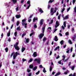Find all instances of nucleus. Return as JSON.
Instances as JSON below:
<instances>
[{
	"mask_svg": "<svg viewBox=\"0 0 76 76\" xmlns=\"http://www.w3.org/2000/svg\"><path fill=\"white\" fill-rule=\"evenodd\" d=\"M26 19H24L23 20H22V22H26Z\"/></svg>",
	"mask_w": 76,
	"mask_h": 76,
	"instance_id": "nucleus-54",
	"label": "nucleus"
},
{
	"mask_svg": "<svg viewBox=\"0 0 76 76\" xmlns=\"http://www.w3.org/2000/svg\"><path fill=\"white\" fill-rule=\"evenodd\" d=\"M34 27L35 28H37V26L36 24H35Z\"/></svg>",
	"mask_w": 76,
	"mask_h": 76,
	"instance_id": "nucleus-58",
	"label": "nucleus"
},
{
	"mask_svg": "<svg viewBox=\"0 0 76 76\" xmlns=\"http://www.w3.org/2000/svg\"><path fill=\"white\" fill-rule=\"evenodd\" d=\"M33 60V59L32 58H31L28 61V63H31V62H32V61Z\"/></svg>",
	"mask_w": 76,
	"mask_h": 76,
	"instance_id": "nucleus-28",
	"label": "nucleus"
},
{
	"mask_svg": "<svg viewBox=\"0 0 76 76\" xmlns=\"http://www.w3.org/2000/svg\"><path fill=\"white\" fill-rule=\"evenodd\" d=\"M5 50L6 51V53L8 52V48H5Z\"/></svg>",
	"mask_w": 76,
	"mask_h": 76,
	"instance_id": "nucleus-37",
	"label": "nucleus"
},
{
	"mask_svg": "<svg viewBox=\"0 0 76 76\" xmlns=\"http://www.w3.org/2000/svg\"><path fill=\"white\" fill-rule=\"evenodd\" d=\"M66 35L69 36V32H67L65 33Z\"/></svg>",
	"mask_w": 76,
	"mask_h": 76,
	"instance_id": "nucleus-50",
	"label": "nucleus"
},
{
	"mask_svg": "<svg viewBox=\"0 0 76 76\" xmlns=\"http://www.w3.org/2000/svg\"><path fill=\"white\" fill-rule=\"evenodd\" d=\"M34 61H37L38 64H40V60L39 59H38L37 58H36L34 60Z\"/></svg>",
	"mask_w": 76,
	"mask_h": 76,
	"instance_id": "nucleus-5",
	"label": "nucleus"
},
{
	"mask_svg": "<svg viewBox=\"0 0 76 76\" xmlns=\"http://www.w3.org/2000/svg\"><path fill=\"white\" fill-rule=\"evenodd\" d=\"M75 66H73L72 67V70H74V69H75Z\"/></svg>",
	"mask_w": 76,
	"mask_h": 76,
	"instance_id": "nucleus-56",
	"label": "nucleus"
},
{
	"mask_svg": "<svg viewBox=\"0 0 76 76\" xmlns=\"http://www.w3.org/2000/svg\"><path fill=\"white\" fill-rule=\"evenodd\" d=\"M61 75V73H60V72H58L57 73H56V75H55V76H58V75Z\"/></svg>",
	"mask_w": 76,
	"mask_h": 76,
	"instance_id": "nucleus-17",
	"label": "nucleus"
},
{
	"mask_svg": "<svg viewBox=\"0 0 76 76\" xmlns=\"http://www.w3.org/2000/svg\"><path fill=\"white\" fill-rule=\"evenodd\" d=\"M28 25V23H25L24 22H23L22 23V25H23V26H24V25H25V27L26 28H27V25Z\"/></svg>",
	"mask_w": 76,
	"mask_h": 76,
	"instance_id": "nucleus-3",
	"label": "nucleus"
},
{
	"mask_svg": "<svg viewBox=\"0 0 76 76\" xmlns=\"http://www.w3.org/2000/svg\"><path fill=\"white\" fill-rule=\"evenodd\" d=\"M34 16V15L33 14L31 15L30 17H29V18H32V16Z\"/></svg>",
	"mask_w": 76,
	"mask_h": 76,
	"instance_id": "nucleus-61",
	"label": "nucleus"
},
{
	"mask_svg": "<svg viewBox=\"0 0 76 76\" xmlns=\"http://www.w3.org/2000/svg\"><path fill=\"white\" fill-rule=\"evenodd\" d=\"M31 72V69H27V72L28 73H29Z\"/></svg>",
	"mask_w": 76,
	"mask_h": 76,
	"instance_id": "nucleus-51",
	"label": "nucleus"
},
{
	"mask_svg": "<svg viewBox=\"0 0 76 76\" xmlns=\"http://www.w3.org/2000/svg\"><path fill=\"white\" fill-rule=\"evenodd\" d=\"M39 72H40V71L39 70L38 72H36V75H39Z\"/></svg>",
	"mask_w": 76,
	"mask_h": 76,
	"instance_id": "nucleus-39",
	"label": "nucleus"
},
{
	"mask_svg": "<svg viewBox=\"0 0 76 76\" xmlns=\"http://www.w3.org/2000/svg\"><path fill=\"white\" fill-rule=\"evenodd\" d=\"M16 11H18L19 10V7H17L15 8Z\"/></svg>",
	"mask_w": 76,
	"mask_h": 76,
	"instance_id": "nucleus-45",
	"label": "nucleus"
},
{
	"mask_svg": "<svg viewBox=\"0 0 76 76\" xmlns=\"http://www.w3.org/2000/svg\"><path fill=\"white\" fill-rule=\"evenodd\" d=\"M22 60L23 62H24V61H27V60L24 58L22 59Z\"/></svg>",
	"mask_w": 76,
	"mask_h": 76,
	"instance_id": "nucleus-38",
	"label": "nucleus"
},
{
	"mask_svg": "<svg viewBox=\"0 0 76 76\" xmlns=\"http://www.w3.org/2000/svg\"><path fill=\"white\" fill-rule=\"evenodd\" d=\"M25 35H26V33H23L22 35V37H23V36H25Z\"/></svg>",
	"mask_w": 76,
	"mask_h": 76,
	"instance_id": "nucleus-47",
	"label": "nucleus"
},
{
	"mask_svg": "<svg viewBox=\"0 0 76 76\" xmlns=\"http://www.w3.org/2000/svg\"><path fill=\"white\" fill-rule=\"evenodd\" d=\"M75 1H76V0H73L72 2L73 4H75Z\"/></svg>",
	"mask_w": 76,
	"mask_h": 76,
	"instance_id": "nucleus-60",
	"label": "nucleus"
},
{
	"mask_svg": "<svg viewBox=\"0 0 76 76\" xmlns=\"http://www.w3.org/2000/svg\"><path fill=\"white\" fill-rule=\"evenodd\" d=\"M43 72H44V73H46V72H47V71L45 70V68H43Z\"/></svg>",
	"mask_w": 76,
	"mask_h": 76,
	"instance_id": "nucleus-25",
	"label": "nucleus"
},
{
	"mask_svg": "<svg viewBox=\"0 0 76 76\" xmlns=\"http://www.w3.org/2000/svg\"><path fill=\"white\" fill-rule=\"evenodd\" d=\"M45 27H44L42 28V34H44V32L45 31Z\"/></svg>",
	"mask_w": 76,
	"mask_h": 76,
	"instance_id": "nucleus-9",
	"label": "nucleus"
},
{
	"mask_svg": "<svg viewBox=\"0 0 76 76\" xmlns=\"http://www.w3.org/2000/svg\"><path fill=\"white\" fill-rule=\"evenodd\" d=\"M69 76H76V73H74L73 75H72V74H71Z\"/></svg>",
	"mask_w": 76,
	"mask_h": 76,
	"instance_id": "nucleus-11",
	"label": "nucleus"
},
{
	"mask_svg": "<svg viewBox=\"0 0 76 76\" xmlns=\"http://www.w3.org/2000/svg\"><path fill=\"white\" fill-rule=\"evenodd\" d=\"M37 69V66H35L33 69L34 71H35Z\"/></svg>",
	"mask_w": 76,
	"mask_h": 76,
	"instance_id": "nucleus-15",
	"label": "nucleus"
},
{
	"mask_svg": "<svg viewBox=\"0 0 76 76\" xmlns=\"http://www.w3.org/2000/svg\"><path fill=\"white\" fill-rule=\"evenodd\" d=\"M67 51H66V53H69V51H70V49H67Z\"/></svg>",
	"mask_w": 76,
	"mask_h": 76,
	"instance_id": "nucleus-44",
	"label": "nucleus"
},
{
	"mask_svg": "<svg viewBox=\"0 0 76 76\" xmlns=\"http://www.w3.org/2000/svg\"><path fill=\"white\" fill-rule=\"evenodd\" d=\"M14 47H15V50H17V51H19V50L20 48H19V46H17Z\"/></svg>",
	"mask_w": 76,
	"mask_h": 76,
	"instance_id": "nucleus-4",
	"label": "nucleus"
},
{
	"mask_svg": "<svg viewBox=\"0 0 76 76\" xmlns=\"http://www.w3.org/2000/svg\"><path fill=\"white\" fill-rule=\"evenodd\" d=\"M27 4H28V5H31V1L30 0H28L27 2Z\"/></svg>",
	"mask_w": 76,
	"mask_h": 76,
	"instance_id": "nucleus-23",
	"label": "nucleus"
},
{
	"mask_svg": "<svg viewBox=\"0 0 76 76\" xmlns=\"http://www.w3.org/2000/svg\"><path fill=\"white\" fill-rule=\"evenodd\" d=\"M50 12H54V8H51L50 10Z\"/></svg>",
	"mask_w": 76,
	"mask_h": 76,
	"instance_id": "nucleus-31",
	"label": "nucleus"
},
{
	"mask_svg": "<svg viewBox=\"0 0 76 76\" xmlns=\"http://www.w3.org/2000/svg\"><path fill=\"white\" fill-rule=\"evenodd\" d=\"M30 6H31V5H28V6L26 8V9H28L30 7Z\"/></svg>",
	"mask_w": 76,
	"mask_h": 76,
	"instance_id": "nucleus-55",
	"label": "nucleus"
},
{
	"mask_svg": "<svg viewBox=\"0 0 76 76\" xmlns=\"http://www.w3.org/2000/svg\"><path fill=\"white\" fill-rule=\"evenodd\" d=\"M14 55H15V56H17L18 55H20V53H18V52H16L15 53V54Z\"/></svg>",
	"mask_w": 76,
	"mask_h": 76,
	"instance_id": "nucleus-26",
	"label": "nucleus"
},
{
	"mask_svg": "<svg viewBox=\"0 0 76 76\" xmlns=\"http://www.w3.org/2000/svg\"><path fill=\"white\" fill-rule=\"evenodd\" d=\"M60 43L61 45H63L64 44V41L63 40H61L60 42Z\"/></svg>",
	"mask_w": 76,
	"mask_h": 76,
	"instance_id": "nucleus-14",
	"label": "nucleus"
},
{
	"mask_svg": "<svg viewBox=\"0 0 76 76\" xmlns=\"http://www.w3.org/2000/svg\"><path fill=\"white\" fill-rule=\"evenodd\" d=\"M29 67H30V69H32L34 67V65L32 64L30 65L29 66Z\"/></svg>",
	"mask_w": 76,
	"mask_h": 76,
	"instance_id": "nucleus-18",
	"label": "nucleus"
},
{
	"mask_svg": "<svg viewBox=\"0 0 76 76\" xmlns=\"http://www.w3.org/2000/svg\"><path fill=\"white\" fill-rule=\"evenodd\" d=\"M17 30H18V31H20V27L19 26L17 28Z\"/></svg>",
	"mask_w": 76,
	"mask_h": 76,
	"instance_id": "nucleus-52",
	"label": "nucleus"
},
{
	"mask_svg": "<svg viewBox=\"0 0 76 76\" xmlns=\"http://www.w3.org/2000/svg\"><path fill=\"white\" fill-rule=\"evenodd\" d=\"M58 29H55L54 30L53 32V33H54V32H56V31H57Z\"/></svg>",
	"mask_w": 76,
	"mask_h": 76,
	"instance_id": "nucleus-57",
	"label": "nucleus"
},
{
	"mask_svg": "<svg viewBox=\"0 0 76 76\" xmlns=\"http://www.w3.org/2000/svg\"><path fill=\"white\" fill-rule=\"evenodd\" d=\"M43 22H44V20L43 19H41L39 22V24L40 26H41L42 25H43Z\"/></svg>",
	"mask_w": 76,
	"mask_h": 76,
	"instance_id": "nucleus-2",
	"label": "nucleus"
},
{
	"mask_svg": "<svg viewBox=\"0 0 76 76\" xmlns=\"http://www.w3.org/2000/svg\"><path fill=\"white\" fill-rule=\"evenodd\" d=\"M26 49V48H24V47H23V48L21 49V51H22V53H23V52L24 51H25V50Z\"/></svg>",
	"mask_w": 76,
	"mask_h": 76,
	"instance_id": "nucleus-10",
	"label": "nucleus"
},
{
	"mask_svg": "<svg viewBox=\"0 0 76 76\" xmlns=\"http://www.w3.org/2000/svg\"><path fill=\"white\" fill-rule=\"evenodd\" d=\"M53 20L52 19L50 21V22L49 23V25H51V24H53Z\"/></svg>",
	"mask_w": 76,
	"mask_h": 76,
	"instance_id": "nucleus-13",
	"label": "nucleus"
},
{
	"mask_svg": "<svg viewBox=\"0 0 76 76\" xmlns=\"http://www.w3.org/2000/svg\"><path fill=\"white\" fill-rule=\"evenodd\" d=\"M19 44V42H17L16 43V45H14V46H18V45Z\"/></svg>",
	"mask_w": 76,
	"mask_h": 76,
	"instance_id": "nucleus-35",
	"label": "nucleus"
},
{
	"mask_svg": "<svg viewBox=\"0 0 76 76\" xmlns=\"http://www.w3.org/2000/svg\"><path fill=\"white\" fill-rule=\"evenodd\" d=\"M58 48H60V47L59 46H57L55 48V51H56V50H57V49H58Z\"/></svg>",
	"mask_w": 76,
	"mask_h": 76,
	"instance_id": "nucleus-27",
	"label": "nucleus"
},
{
	"mask_svg": "<svg viewBox=\"0 0 76 76\" xmlns=\"http://www.w3.org/2000/svg\"><path fill=\"white\" fill-rule=\"evenodd\" d=\"M39 11H40V12L41 13H44V11L42 10V9L41 8L39 9Z\"/></svg>",
	"mask_w": 76,
	"mask_h": 76,
	"instance_id": "nucleus-12",
	"label": "nucleus"
},
{
	"mask_svg": "<svg viewBox=\"0 0 76 76\" xmlns=\"http://www.w3.org/2000/svg\"><path fill=\"white\" fill-rule=\"evenodd\" d=\"M16 56L15 55H14L13 56V58L14 60H15V58H16Z\"/></svg>",
	"mask_w": 76,
	"mask_h": 76,
	"instance_id": "nucleus-36",
	"label": "nucleus"
},
{
	"mask_svg": "<svg viewBox=\"0 0 76 76\" xmlns=\"http://www.w3.org/2000/svg\"><path fill=\"white\" fill-rule=\"evenodd\" d=\"M50 13L51 14V16H53V15H54V12H50Z\"/></svg>",
	"mask_w": 76,
	"mask_h": 76,
	"instance_id": "nucleus-49",
	"label": "nucleus"
},
{
	"mask_svg": "<svg viewBox=\"0 0 76 76\" xmlns=\"http://www.w3.org/2000/svg\"><path fill=\"white\" fill-rule=\"evenodd\" d=\"M14 19H15V18H14V17H13L12 20V22H14Z\"/></svg>",
	"mask_w": 76,
	"mask_h": 76,
	"instance_id": "nucleus-62",
	"label": "nucleus"
},
{
	"mask_svg": "<svg viewBox=\"0 0 76 76\" xmlns=\"http://www.w3.org/2000/svg\"><path fill=\"white\" fill-rule=\"evenodd\" d=\"M15 17H16L17 19H19V18H20V17H21V16H20V15H15Z\"/></svg>",
	"mask_w": 76,
	"mask_h": 76,
	"instance_id": "nucleus-8",
	"label": "nucleus"
},
{
	"mask_svg": "<svg viewBox=\"0 0 76 76\" xmlns=\"http://www.w3.org/2000/svg\"><path fill=\"white\" fill-rule=\"evenodd\" d=\"M63 25L64 28H66V22L65 21L64 22Z\"/></svg>",
	"mask_w": 76,
	"mask_h": 76,
	"instance_id": "nucleus-21",
	"label": "nucleus"
},
{
	"mask_svg": "<svg viewBox=\"0 0 76 76\" xmlns=\"http://www.w3.org/2000/svg\"><path fill=\"white\" fill-rule=\"evenodd\" d=\"M10 31H9V32L7 34V37H10Z\"/></svg>",
	"mask_w": 76,
	"mask_h": 76,
	"instance_id": "nucleus-20",
	"label": "nucleus"
},
{
	"mask_svg": "<svg viewBox=\"0 0 76 76\" xmlns=\"http://www.w3.org/2000/svg\"><path fill=\"white\" fill-rule=\"evenodd\" d=\"M35 20H38V18H34L33 19V22H34Z\"/></svg>",
	"mask_w": 76,
	"mask_h": 76,
	"instance_id": "nucleus-24",
	"label": "nucleus"
},
{
	"mask_svg": "<svg viewBox=\"0 0 76 76\" xmlns=\"http://www.w3.org/2000/svg\"><path fill=\"white\" fill-rule=\"evenodd\" d=\"M14 35L15 37H16L17 36V31H15V32Z\"/></svg>",
	"mask_w": 76,
	"mask_h": 76,
	"instance_id": "nucleus-42",
	"label": "nucleus"
},
{
	"mask_svg": "<svg viewBox=\"0 0 76 76\" xmlns=\"http://www.w3.org/2000/svg\"><path fill=\"white\" fill-rule=\"evenodd\" d=\"M52 69H53V67H52V66L50 67V72H51Z\"/></svg>",
	"mask_w": 76,
	"mask_h": 76,
	"instance_id": "nucleus-40",
	"label": "nucleus"
},
{
	"mask_svg": "<svg viewBox=\"0 0 76 76\" xmlns=\"http://www.w3.org/2000/svg\"><path fill=\"white\" fill-rule=\"evenodd\" d=\"M31 75H32V73L30 72L28 74V76H31Z\"/></svg>",
	"mask_w": 76,
	"mask_h": 76,
	"instance_id": "nucleus-53",
	"label": "nucleus"
},
{
	"mask_svg": "<svg viewBox=\"0 0 76 76\" xmlns=\"http://www.w3.org/2000/svg\"><path fill=\"white\" fill-rule=\"evenodd\" d=\"M46 39H47V38L45 37L44 38H43V42H45V41H46Z\"/></svg>",
	"mask_w": 76,
	"mask_h": 76,
	"instance_id": "nucleus-30",
	"label": "nucleus"
},
{
	"mask_svg": "<svg viewBox=\"0 0 76 76\" xmlns=\"http://www.w3.org/2000/svg\"><path fill=\"white\" fill-rule=\"evenodd\" d=\"M33 56L34 57H35L37 56V52H34L33 54Z\"/></svg>",
	"mask_w": 76,
	"mask_h": 76,
	"instance_id": "nucleus-6",
	"label": "nucleus"
},
{
	"mask_svg": "<svg viewBox=\"0 0 76 76\" xmlns=\"http://www.w3.org/2000/svg\"><path fill=\"white\" fill-rule=\"evenodd\" d=\"M64 10H65V8H63V9H62L61 12H62V13H63V12L64 11Z\"/></svg>",
	"mask_w": 76,
	"mask_h": 76,
	"instance_id": "nucleus-41",
	"label": "nucleus"
},
{
	"mask_svg": "<svg viewBox=\"0 0 76 76\" xmlns=\"http://www.w3.org/2000/svg\"><path fill=\"white\" fill-rule=\"evenodd\" d=\"M12 1H13L14 4H15V3L17 2V0H12Z\"/></svg>",
	"mask_w": 76,
	"mask_h": 76,
	"instance_id": "nucleus-16",
	"label": "nucleus"
},
{
	"mask_svg": "<svg viewBox=\"0 0 76 76\" xmlns=\"http://www.w3.org/2000/svg\"><path fill=\"white\" fill-rule=\"evenodd\" d=\"M72 33H73L74 32H75V29H74V28H72Z\"/></svg>",
	"mask_w": 76,
	"mask_h": 76,
	"instance_id": "nucleus-48",
	"label": "nucleus"
},
{
	"mask_svg": "<svg viewBox=\"0 0 76 76\" xmlns=\"http://www.w3.org/2000/svg\"><path fill=\"white\" fill-rule=\"evenodd\" d=\"M29 39L28 38H27L26 40V42H27V43H28L29 42Z\"/></svg>",
	"mask_w": 76,
	"mask_h": 76,
	"instance_id": "nucleus-32",
	"label": "nucleus"
},
{
	"mask_svg": "<svg viewBox=\"0 0 76 76\" xmlns=\"http://www.w3.org/2000/svg\"><path fill=\"white\" fill-rule=\"evenodd\" d=\"M20 24V23H19V21H18L17 23V26H18Z\"/></svg>",
	"mask_w": 76,
	"mask_h": 76,
	"instance_id": "nucleus-46",
	"label": "nucleus"
},
{
	"mask_svg": "<svg viewBox=\"0 0 76 76\" xmlns=\"http://www.w3.org/2000/svg\"><path fill=\"white\" fill-rule=\"evenodd\" d=\"M44 36V33H41L39 35V38L40 39H42Z\"/></svg>",
	"mask_w": 76,
	"mask_h": 76,
	"instance_id": "nucleus-1",
	"label": "nucleus"
},
{
	"mask_svg": "<svg viewBox=\"0 0 76 76\" xmlns=\"http://www.w3.org/2000/svg\"><path fill=\"white\" fill-rule=\"evenodd\" d=\"M70 8L69 7L67 9V12H69V10H70Z\"/></svg>",
	"mask_w": 76,
	"mask_h": 76,
	"instance_id": "nucleus-59",
	"label": "nucleus"
},
{
	"mask_svg": "<svg viewBox=\"0 0 76 76\" xmlns=\"http://www.w3.org/2000/svg\"><path fill=\"white\" fill-rule=\"evenodd\" d=\"M69 44H72V41L70 40H69Z\"/></svg>",
	"mask_w": 76,
	"mask_h": 76,
	"instance_id": "nucleus-43",
	"label": "nucleus"
},
{
	"mask_svg": "<svg viewBox=\"0 0 76 76\" xmlns=\"http://www.w3.org/2000/svg\"><path fill=\"white\" fill-rule=\"evenodd\" d=\"M69 18V15H66L64 18V20L66 19H67Z\"/></svg>",
	"mask_w": 76,
	"mask_h": 76,
	"instance_id": "nucleus-34",
	"label": "nucleus"
},
{
	"mask_svg": "<svg viewBox=\"0 0 76 76\" xmlns=\"http://www.w3.org/2000/svg\"><path fill=\"white\" fill-rule=\"evenodd\" d=\"M58 40V39L57 36H56L55 37L54 40L55 41H57Z\"/></svg>",
	"mask_w": 76,
	"mask_h": 76,
	"instance_id": "nucleus-7",
	"label": "nucleus"
},
{
	"mask_svg": "<svg viewBox=\"0 0 76 76\" xmlns=\"http://www.w3.org/2000/svg\"><path fill=\"white\" fill-rule=\"evenodd\" d=\"M54 0H50L48 2V3H53V1H54Z\"/></svg>",
	"mask_w": 76,
	"mask_h": 76,
	"instance_id": "nucleus-22",
	"label": "nucleus"
},
{
	"mask_svg": "<svg viewBox=\"0 0 76 76\" xmlns=\"http://www.w3.org/2000/svg\"><path fill=\"white\" fill-rule=\"evenodd\" d=\"M62 57L63 58V59H62V60H63L64 61V60L65 59V57H66L65 55H64Z\"/></svg>",
	"mask_w": 76,
	"mask_h": 76,
	"instance_id": "nucleus-33",
	"label": "nucleus"
},
{
	"mask_svg": "<svg viewBox=\"0 0 76 76\" xmlns=\"http://www.w3.org/2000/svg\"><path fill=\"white\" fill-rule=\"evenodd\" d=\"M69 72V71L68 70H67V72H64V74H65V75H67V73H68Z\"/></svg>",
	"mask_w": 76,
	"mask_h": 76,
	"instance_id": "nucleus-29",
	"label": "nucleus"
},
{
	"mask_svg": "<svg viewBox=\"0 0 76 76\" xmlns=\"http://www.w3.org/2000/svg\"><path fill=\"white\" fill-rule=\"evenodd\" d=\"M39 67L40 68H42V65H40L39 66Z\"/></svg>",
	"mask_w": 76,
	"mask_h": 76,
	"instance_id": "nucleus-64",
	"label": "nucleus"
},
{
	"mask_svg": "<svg viewBox=\"0 0 76 76\" xmlns=\"http://www.w3.org/2000/svg\"><path fill=\"white\" fill-rule=\"evenodd\" d=\"M61 60L60 61H59L58 62V64H61Z\"/></svg>",
	"mask_w": 76,
	"mask_h": 76,
	"instance_id": "nucleus-63",
	"label": "nucleus"
},
{
	"mask_svg": "<svg viewBox=\"0 0 76 76\" xmlns=\"http://www.w3.org/2000/svg\"><path fill=\"white\" fill-rule=\"evenodd\" d=\"M56 25H58V26H59V25H60V23H59L58 21H56Z\"/></svg>",
	"mask_w": 76,
	"mask_h": 76,
	"instance_id": "nucleus-19",
	"label": "nucleus"
}]
</instances>
